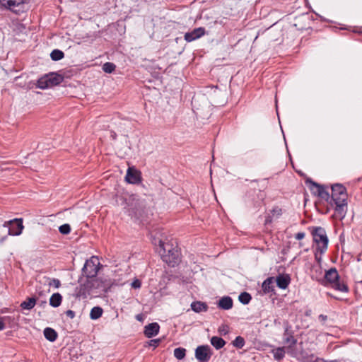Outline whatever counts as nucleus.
Listing matches in <instances>:
<instances>
[{"mask_svg":"<svg viewBox=\"0 0 362 362\" xmlns=\"http://www.w3.org/2000/svg\"><path fill=\"white\" fill-rule=\"evenodd\" d=\"M321 284L324 286H330L334 290L348 293L349 289L344 281L340 280V276L336 268L332 267L325 272L324 279Z\"/></svg>","mask_w":362,"mask_h":362,"instance_id":"f257e3e1","label":"nucleus"},{"mask_svg":"<svg viewBox=\"0 0 362 362\" xmlns=\"http://www.w3.org/2000/svg\"><path fill=\"white\" fill-rule=\"evenodd\" d=\"M160 255L162 259L169 266L175 267L180 262V253L173 245L159 240Z\"/></svg>","mask_w":362,"mask_h":362,"instance_id":"f03ea898","label":"nucleus"},{"mask_svg":"<svg viewBox=\"0 0 362 362\" xmlns=\"http://www.w3.org/2000/svg\"><path fill=\"white\" fill-rule=\"evenodd\" d=\"M310 233L314 242L317 245V251L320 254H323L327 249L329 242L325 228L320 226L312 227Z\"/></svg>","mask_w":362,"mask_h":362,"instance_id":"7ed1b4c3","label":"nucleus"},{"mask_svg":"<svg viewBox=\"0 0 362 362\" xmlns=\"http://www.w3.org/2000/svg\"><path fill=\"white\" fill-rule=\"evenodd\" d=\"M92 296L98 297L102 294L108 292L110 289L112 283L111 279H100V278H90L89 279Z\"/></svg>","mask_w":362,"mask_h":362,"instance_id":"20e7f679","label":"nucleus"},{"mask_svg":"<svg viewBox=\"0 0 362 362\" xmlns=\"http://www.w3.org/2000/svg\"><path fill=\"white\" fill-rule=\"evenodd\" d=\"M64 77L55 72H50L44 75L37 80V87L40 89H45L60 84Z\"/></svg>","mask_w":362,"mask_h":362,"instance_id":"39448f33","label":"nucleus"},{"mask_svg":"<svg viewBox=\"0 0 362 362\" xmlns=\"http://www.w3.org/2000/svg\"><path fill=\"white\" fill-rule=\"evenodd\" d=\"M347 193L345 187L341 184H334L332 186V194L329 204L343 203L346 202Z\"/></svg>","mask_w":362,"mask_h":362,"instance_id":"423d86ee","label":"nucleus"},{"mask_svg":"<svg viewBox=\"0 0 362 362\" xmlns=\"http://www.w3.org/2000/svg\"><path fill=\"white\" fill-rule=\"evenodd\" d=\"M305 182L314 195L329 202L331 197L324 185H320L311 179L306 180Z\"/></svg>","mask_w":362,"mask_h":362,"instance_id":"0eeeda50","label":"nucleus"},{"mask_svg":"<svg viewBox=\"0 0 362 362\" xmlns=\"http://www.w3.org/2000/svg\"><path fill=\"white\" fill-rule=\"evenodd\" d=\"M100 264L96 257H92L87 260L82 269L83 274L87 279L95 277L99 269Z\"/></svg>","mask_w":362,"mask_h":362,"instance_id":"6e6552de","label":"nucleus"},{"mask_svg":"<svg viewBox=\"0 0 362 362\" xmlns=\"http://www.w3.org/2000/svg\"><path fill=\"white\" fill-rule=\"evenodd\" d=\"M4 227H8V235H19L23 229V219L15 218L13 220L6 221L3 224Z\"/></svg>","mask_w":362,"mask_h":362,"instance_id":"1a4fd4ad","label":"nucleus"},{"mask_svg":"<svg viewBox=\"0 0 362 362\" xmlns=\"http://www.w3.org/2000/svg\"><path fill=\"white\" fill-rule=\"evenodd\" d=\"M211 356V349L209 345H201L195 349V357L201 362L209 361Z\"/></svg>","mask_w":362,"mask_h":362,"instance_id":"9d476101","label":"nucleus"},{"mask_svg":"<svg viewBox=\"0 0 362 362\" xmlns=\"http://www.w3.org/2000/svg\"><path fill=\"white\" fill-rule=\"evenodd\" d=\"M75 294L77 298H87L92 296L91 288L89 279H87L85 283L81 284L79 286L75 288Z\"/></svg>","mask_w":362,"mask_h":362,"instance_id":"9b49d317","label":"nucleus"},{"mask_svg":"<svg viewBox=\"0 0 362 362\" xmlns=\"http://www.w3.org/2000/svg\"><path fill=\"white\" fill-rule=\"evenodd\" d=\"M125 180L131 184H139L141 182V173L134 168H129Z\"/></svg>","mask_w":362,"mask_h":362,"instance_id":"f8f14e48","label":"nucleus"},{"mask_svg":"<svg viewBox=\"0 0 362 362\" xmlns=\"http://www.w3.org/2000/svg\"><path fill=\"white\" fill-rule=\"evenodd\" d=\"M205 34V29L204 28H198L194 29L191 32L186 33L185 34L184 38L187 42L194 41Z\"/></svg>","mask_w":362,"mask_h":362,"instance_id":"ddd939ff","label":"nucleus"},{"mask_svg":"<svg viewBox=\"0 0 362 362\" xmlns=\"http://www.w3.org/2000/svg\"><path fill=\"white\" fill-rule=\"evenodd\" d=\"M333 205L335 206V213L334 216L337 218L342 220L346 214L347 202H344L343 203H334Z\"/></svg>","mask_w":362,"mask_h":362,"instance_id":"4468645a","label":"nucleus"},{"mask_svg":"<svg viewBox=\"0 0 362 362\" xmlns=\"http://www.w3.org/2000/svg\"><path fill=\"white\" fill-rule=\"evenodd\" d=\"M160 329V326L157 322H152L145 326L144 334L148 338L156 336Z\"/></svg>","mask_w":362,"mask_h":362,"instance_id":"2eb2a0df","label":"nucleus"},{"mask_svg":"<svg viewBox=\"0 0 362 362\" xmlns=\"http://www.w3.org/2000/svg\"><path fill=\"white\" fill-rule=\"evenodd\" d=\"M276 281L279 288L286 289L291 282V278L288 274H279L276 276Z\"/></svg>","mask_w":362,"mask_h":362,"instance_id":"dca6fc26","label":"nucleus"},{"mask_svg":"<svg viewBox=\"0 0 362 362\" xmlns=\"http://www.w3.org/2000/svg\"><path fill=\"white\" fill-rule=\"evenodd\" d=\"M233 305V300L229 296H225L221 298L218 303V306L223 310H229L232 308Z\"/></svg>","mask_w":362,"mask_h":362,"instance_id":"f3484780","label":"nucleus"},{"mask_svg":"<svg viewBox=\"0 0 362 362\" xmlns=\"http://www.w3.org/2000/svg\"><path fill=\"white\" fill-rule=\"evenodd\" d=\"M191 308L195 313L206 312L208 310L207 304L201 301L193 302L191 304Z\"/></svg>","mask_w":362,"mask_h":362,"instance_id":"a211bd4d","label":"nucleus"},{"mask_svg":"<svg viewBox=\"0 0 362 362\" xmlns=\"http://www.w3.org/2000/svg\"><path fill=\"white\" fill-rule=\"evenodd\" d=\"M45 337L49 341H54L57 338V332L52 328L47 327L44 329Z\"/></svg>","mask_w":362,"mask_h":362,"instance_id":"6ab92c4d","label":"nucleus"},{"mask_svg":"<svg viewBox=\"0 0 362 362\" xmlns=\"http://www.w3.org/2000/svg\"><path fill=\"white\" fill-rule=\"evenodd\" d=\"M274 278H267L262 284V289L265 293H269L274 291Z\"/></svg>","mask_w":362,"mask_h":362,"instance_id":"aec40b11","label":"nucleus"},{"mask_svg":"<svg viewBox=\"0 0 362 362\" xmlns=\"http://www.w3.org/2000/svg\"><path fill=\"white\" fill-rule=\"evenodd\" d=\"M62 301V296L59 293H55L52 295L49 299V305L54 308L59 307Z\"/></svg>","mask_w":362,"mask_h":362,"instance_id":"412c9836","label":"nucleus"},{"mask_svg":"<svg viewBox=\"0 0 362 362\" xmlns=\"http://www.w3.org/2000/svg\"><path fill=\"white\" fill-rule=\"evenodd\" d=\"M37 298L35 297L28 298L26 300L21 303V307L25 310H31L36 304Z\"/></svg>","mask_w":362,"mask_h":362,"instance_id":"4be33fe9","label":"nucleus"},{"mask_svg":"<svg viewBox=\"0 0 362 362\" xmlns=\"http://www.w3.org/2000/svg\"><path fill=\"white\" fill-rule=\"evenodd\" d=\"M20 3H18L16 0H0V6L2 8H8L13 11V7L18 6Z\"/></svg>","mask_w":362,"mask_h":362,"instance_id":"5701e85b","label":"nucleus"},{"mask_svg":"<svg viewBox=\"0 0 362 362\" xmlns=\"http://www.w3.org/2000/svg\"><path fill=\"white\" fill-rule=\"evenodd\" d=\"M103 313V310L101 307L95 306L93 307L90 313V317L92 320H97L100 318Z\"/></svg>","mask_w":362,"mask_h":362,"instance_id":"b1692460","label":"nucleus"},{"mask_svg":"<svg viewBox=\"0 0 362 362\" xmlns=\"http://www.w3.org/2000/svg\"><path fill=\"white\" fill-rule=\"evenodd\" d=\"M211 344L216 349H220L226 344V341L221 337H212Z\"/></svg>","mask_w":362,"mask_h":362,"instance_id":"393cba45","label":"nucleus"},{"mask_svg":"<svg viewBox=\"0 0 362 362\" xmlns=\"http://www.w3.org/2000/svg\"><path fill=\"white\" fill-rule=\"evenodd\" d=\"M284 341L285 344H289V348L293 347L297 343V340L291 334L288 333L287 330L284 333Z\"/></svg>","mask_w":362,"mask_h":362,"instance_id":"a878e982","label":"nucleus"},{"mask_svg":"<svg viewBox=\"0 0 362 362\" xmlns=\"http://www.w3.org/2000/svg\"><path fill=\"white\" fill-rule=\"evenodd\" d=\"M64 57V52L59 49H54L50 54V57L53 61L61 60Z\"/></svg>","mask_w":362,"mask_h":362,"instance_id":"bb28decb","label":"nucleus"},{"mask_svg":"<svg viewBox=\"0 0 362 362\" xmlns=\"http://www.w3.org/2000/svg\"><path fill=\"white\" fill-rule=\"evenodd\" d=\"M238 299L240 303L244 305H247L250 302L252 297L250 293L247 292H243L240 294Z\"/></svg>","mask_w":362,"mask_h":362,"instance_id":"cd10ccee","label":"nucleus"},{"mask_svg":"<svg viewBox=\"0 0 362 362\" xmlns=\"http://www.w3.org/2000/svg\"><path fill=\"white\" fill-rule=\"evenodd\" d=\"M174 356L178 360L183 359L186 356V349L182 347L176 348L174 350Z\"/></svg>","mask_w":362,"mask_h":362,"instance_id":"c85d7f7f","label":"nucleus"},{"mask_svg":"<svg viewBox=\"0 0 362 362\" xmlns=\"http://www.w3.org/2000/svg\"><path fill=\"white\" fill-rule=\"evenodd\" d=\"M285 356L284 347H279L274 351V357L276 360L280 361L283 359Z\"/></svg>","mask_w":362,"mask_h":362,"instance_id":"c756f323","label":"nucleus"},{"mask_svg":"<svg viewBox=\"0 0 362 362\" xmlns=\"http://www.w3.org/2000/svg\"><path fill=\"white\" fill-rule=\"evenodd\" d=\"M116 66L111 62H106L103 65V70L107 74H110L115 70Z\"/></svg>","mask_w":362,"mask_h":362,"instance_id":"7c9ffc66","label":"nucleus"},{"mask_svg":"<svg viewBox=\"0 0 362 362\" xmlns=\"http://www.w3.org/2000/svg\"><path fill=\"white\" fill-rule=\"evenodd\" d=\"M233 345L238 349H242L245 345L244 338L240 336L236 337L235 340L233 341Z\"/></svg>","mask_w":362,"mask_h":362,"instance_id":"2f4dec72","label":"nucleus"},{"mask_svg":"<svg viewBox=\"0 0 362 362\" xmlns=\"http://www.w3.org/2000/svg\"><path fill=\"white\" fill-rule=\"evenodd\" d=\"M59 230L62 234L66 235L71 231V227L69 224H64L59 226Z\"/></svg>","mask_w":362,"mask_h":362,"instance_id":"473e14b6","label":"nucleus"},{"mask_svg":"<svg viewBox=\"0 0 362 362\" xmlns=\"http://www.w3.org/2000/svg\"><path fill=\"white\" fill-rule=\"evenodd\" d=\"M161 341L160 339H151L149 341L148 344L151 346H153L154 348L157 347Z\"/></svg>","mask_w":362,"mask_h":362,"instance_id":"72a5a7b5","label":"nucleus"},{"mask_svg":"<svg viewBox=\"0 0 362 362\" xmlns=\"http://www.w3.org/2000/svg\"><path fill=\"white\" fill-rule=\"evenodd\" d=\"M49 286H54L55 288H59L61 286V282L57 279H52L49 283Z\"/></svg>","mask_w":362,"mask_h":362,"instance_id":"f704fd0d","label":"nucleus"},{"mask_svg":"<svg viewBox=\"0 0 362 362\" xmlns=\"http://www.w3.org/2000/svg\"><path fill=\"white\" fill-rule=\"evenodd\" d=\"M141 286V281L139 279H135L132 283V287L134 288H139Z\"/></svg>","mask_w":362,"mask_h":362,"instance_id":"c9c22d12","label":"nucleus"},{"mask_svg":"<svg viewBox=\"0 0 362 362\" xmlns=\"http://www.w3.org/2000/svg\"><path fill=\"white\" fill-rule=\"evenodd\" d=\"M272 213L273 216L276 215V216H279L281 215V209L276 207L272 209Z\"/></svg>","mask_w":362,"mask_h":362,"instance_id":"e433bc0d","label":"nucleus"},{"mask_svg":"<svg viewBox=\"0 0 362 362\" xmlns=\"http://www.w3.org/2000/svg\"><path fill=\"white\" fill-rule=\"evenodd\" d=\"M304 237H305V233H303V232H299V233H296L295 235L296 239L298 240H302L303 238H304Z\"/></svg>","mask_w":362,"mask_h":362,"instance_id":"4c0bfd02","label":"nucleus"},{"mask_svg":"<svg viewBox=\"0 0 362 362\" xmlns=\"http://www.w3.org/2000/svg\"><path fill=\"white\" fill-rule=\"evenodd\" d=\"M66 316H68L69 317L72 319L75 317V312L71 310H68L66 312Z\"/></svg>","mask_w":362,"mask_h":362,"instance_id":"58836bf2","label":"nucleus"},{"mask_svg":"<svg viewBox=\"0 0 362 362\" xmlns=\"http://www.w3.org/2000/svg\"><path fill=\"white\" fill-rule=\"evenodd\" d=\"M228 326L227 325H223L222 327V329H220L219 331L221 332V333H223V334H226L228 333Z\"/></svg>","mask_w":362,"mask_h":362,"instance_id":"ea45409f","label":"nucleus"},{"mask_svg":"<svg viewBox=\"0 0 362 362\" xmlns=\"http://www.w3.org/2000/svg\"><path fill=\"white\" fill-rule=\"evenodd\" d=\"M319 320L321 322H325L327 320V316L325 315L321 314V315H319Z\"/></svg>","mask_w":362,"mask_h":362,"instance_id":"a19ab883","label":"nucleus"},{"mask_svg":"<svg viewBox=\"0 0 362 362\" xmlns=\"http://www.w3.org/2000/svg\"><path fill=\"white\" fill-rule=\"evenodd\" d=\"M272 216H269H269H267L266 217V218H265L264 224H265V225H267V224H268V223H272Z\"/></svg>","mask_w":362,"mask_h":362,"instance_id":"79ce46f5","label":"nucleus"},{"mask_svg":"<svg viewBox=\"0 0 362 362\" xmlns=\"http://www.w3.org/2000/svg\"><path fill=\"white\" fill-rule=\"evenodd\" d=\"M5 328V323L2 318H0V331Z\"/></svg>","mask_w":362,"mask_h":362,"instance_id":"37998d69","label":"nucleus"},{"mask_svg":"<svg viewBox=\"0 0 362 362\" xmlns=\"http://www.w3.org/2000/svg\"><path fill=\"white\" fill-rule=\"evenodd\" d=\"M110 136L113 140H115L117 139V134L115 132L112 131Z\"/></svg>","mask_w":362,"mask_h":362,"instance_id":"c03bdc74","label":"nucleus"},{"mask_svg":"<svg viewBox=\"0 0 362 362\" xmlns=\"http://www.w3.org/2000/svg\"><path fill=\"white\" fill-rule=\"evenodd\" d=\"M136 319L140 320L141 319V317L139 315H136Z\"/></svg>","mask_w":362,"mask_h":362,"instance_id":"a18cd8bd","label":"nucleus"},{"mask_svg":"<svg viewBox=\"0 0 362 362\" xmlns=\"http://www.w3.org/2000/svg\"><path fill=\"white\" fill-rule=\"evenodd\" d=\"M38 294H39V296H43V295H44V294H43V293H42V291L39 292V293H38Z\"/></svg>","mask_w":362,"mask_h":362,"instance_id":"49530a36","label":"nucleus"},{"mask_svg":"<svg viewBox=\"0 0 362 362\" xmlns=\"http://www.w3.org/2000/svg\"><path fill=\"white\" fill-rule=\"evenodd\" d=\"M315 258H316L318 261H320V257H317V255H316V254H315Z\"/></svg>","mask_w":362,"mask_h":362,"instance_id":"de8ad7c7","label":"nucleus"},{"mask_svg":"<svg viewBox=\"0 0 362 362\" xmlns=\"http://www.w3.org/2000/svg\"><path fill=\"white\" fill-rule=\"evenodd\" d=\"M46 303H47L46 300L42 301V304H46Z\"/></svg>","mask_w":362,"mask_h":362,"instance_id":"09e8293b","label":"nucleus"},{"mask_svg":"<svg viewBox=\"0 0 362 362\" xmlns=\"http://www.w3.org/2000/svg\"><path fill=\"white\" fill-rule=\"evenodd\" d=\"M360 283L362 284V280L360 281Z\"/></svg>","mask_w":362,"mask_h":362,"instance_id":"8fccbe9b","label":"nucleus"}]
</instances>
